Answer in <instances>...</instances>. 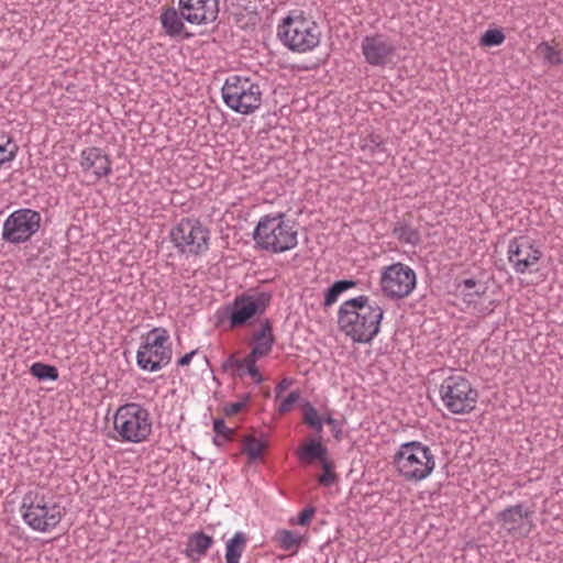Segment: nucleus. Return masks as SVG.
I'll return each instance as SVG.
<instances>
[{
    "label": "nucleus",
    "mask_w": 563,
    "mask_h": 563,
    "mask_svg": "<svg viewBox=\"0 0 563 563\" xmlns=\"http://www.w3.org/2000/svg\"><path fill=\"white\" fill-rule=\"evenodd\" d=\"M384 309L365 295L345 300L338 311L342 332L357 343H371L379 333Z\"/></svg>",
    "instance_id": "obj_1"
},
{
    "label": "nucleus",
    "mask_w": 563,
    "mask_h": 563,
    "mask_svg": "<svg viewBox=\"0 0 563 563\" xmlns=\"http://www.w3.org/2000/svg\"><path fill=\"white\" fill-rule=\"evenodd\" d=\"M297 236L295 222L286 220L283 212L262 217L253 231L256 246L274 254L295 249L298 244Z\"/></svg>",
    "instance_id": "obj_2"
},
{
    "label": "nucleus",
    "mask_w": 563,
    "mask_h": 563,
    "mask_svg": "<svg viewBox=\"0 0 563 563\" xmlns=\"http://www.w3.org/2000/svg\"><path fill=\"white\" fill-rule=\"evenodd\" d=\"M393 465L405 481L418 483L434 471L435 455L429 445L420 441H408L399 445L393 456Z\"/></svg>",
    "instance_id": "obj_3"
},
{
    "label": "nucleus",
    "mask_w": 563,
    "mask_h": 563,
    "mask_svg": "<svg viewBox=\"0 0 563 563\" xmlns=\"http://www.w3.org/2000/svg\"><path fill=\"white\" fill-rule=\"evenodd\" d=\"M320 27L302 11H291L277 29V37L290 51L306 53L320 43Z\"/></svg>",
    "instance_id": "obj_4"
},
{
    "label": "nucleus",
    "mask_w": 563,
    "mask_h": 563,
    "mask_svg": "<svg viewBox=\"0 0 563 563\" xmlns=\"http://www.w3.org/2000/svg\"><path fill=\"white\" fill-rule=\"evenodd\" d=\"M271 301L272 294L268 291L250 290L242 292L223 308L220 320L227 319L230 329L251 324L265 313Z\"/></svg>",
    "instance_id": "obj_5"
},
{
    "label": "nucleus",
    "mask_w": 563,
    "mask_h": 563,
    "mask_svg": "<svg viewBox=\"0 0 563 563\" xmlns=\"http://www.w3.org/2000/svg\"><path fill=\"white\" fill-rule=\"evenodd\" d=\"M20 511L24 522L40 532L54 529L64 516L59 504L49 503L44 495L33 490L23 496Z\"/></svg>",
    "instance_id": "obj_6"
},
{
    "label": "nucleus",
    "mask_w": 563,
    "mask_h": 563,
    "mask_svg": "<svg viewBox=\"0 0 563 563\" xmlns=\"http://www.w3.org/2000/svg\"><path fill=\"white\" fill-rule=\"evenodd\" d=\"M221 92L225 106L240 114L254 113L262 104L261 87L249 77L229 76Z\"/></svg>",
    "instance_id": "obj_7"
},
{
    "label": "nucleus",
    "mask_w": 563,
    "mask_h": 563,
    "mask_svg": "<svg viewBox=\"0 0 563 563\" xmlns=\"http://www.w3.org/2000/svg\"><path fill=\"white\" fill-rule=\"evenodd\" d=\"M113 423L114 430L123 442L140 443L152 432L150 412L135 402L121 406L114 415Z\"/></svg>",
    "instance_id": "obj_8"
},
{
    "label": "nucleus",
    "mask_w": 563,
    "mask_h": 563,
    "mask_svg": "<svg viewBox=\"0 0 563 563\" xmlns=\"http://www.w3.org/2000/svg\"><path fill=\"white\" fill-rule=\"evenodd\" d=\"M177 251L187 255H201L209 250L210 230L196 218H183L169 232Z\"/></svg>",
    "instance_id": "obj_9"
},
{
    "label": "nucleus",
    "mask_w": 563,
    "mask_h": 563,
    "mask_svg": "<svg viewBox=\"0 0 563 563\" xmlns=\"http://www.w3.org/2000/svg\"><path fill=\"white\" fill-rule=\"evenodd\" d=\"M445 408L455 415H465L476 408L478 391L462 375H451L443 379L439 388Z\"/></svg>",
    "instance_id": "obj_10"
},
{
    "label": "nucleus",
    "mask_w": 563,
    "mask_h": 563,
    "mask_svg": "<svg viewBox=\"0 0 563 563\" xmlns=\"http://www.w3.org/2000/svg\"><path fill=\"white\" fill-rule=\"evenodd\" d=\"M41 221L38 211L29 208L18 209L3 222L2 240L14 245L26 243L40 230Z\"/></svg>",
    "instance_id": "obj_11"
},
{
    "label": "nucleus",
    "mask_w": 563,
    "mask_h": 563,
    "mask_svg": "<svg viewBox=\"0 0 563 563\" xmlns=\"http://www.w3.org/2000/svg\"><path fill=\"white\" fill-rule=\"evenodd\" d=\"M417 276L412 268L404 263H394L384 268L380 286L384 295L391 299L409 296L416 287Z\"/></svg>",
    "instance_id": "obj_12"
},
{
    "label": "nucleus",
    "mask_w": 563,
    "mask_h": 563,
    "mask_svg": "<svg viewBox=\"0 0 563 563\" xmlns=\"http://www.w3.org/2000/svg\"><path fill=\"white\" fill-rule=\"evenodd\" d=\"M542 255V251L528 236L521 235L509 242L508 261L519 274L529 272L541 260Z\"/></svg>",
    "instance_id": "obj_13"
},
{
    "label": "nucleus",
    "mask_w": 563,
    "mask_h": 563,
    "mask_svg": "<svg viewBox=\"0 0 563 563\" xmlns=\"http://www.w3.org/2000/svg\"><path fill=\"white\" fill-rule=\"evenodd\" d=\"M533 510L525 508L522 504L509 506L496 515L497 522L512 536L527 537L534 523L532 521Z\"/></svg>",
    "instance_id": "obj_14"
},
{
    "label": "nucleus",
    "mask_w": 563,
    "mask_h": 563,
    "mask_svg": "<svg viewBox=\"0 0 563 563\" xmlns=\"http://www.w3.org/2000/svg\"><path fill=\"white\" fill-rule=\"evenodd\" d=\"M180 14L190 24H208L218 19V0H179Z\"/></svg>",
    "instance_id": "obj_15"
},
{
    "label": "nucleus",
    "mask_w": 563,
    "mask_h": 563,
    "mask_svg": "<svg viewBox=\"0 0 563 563\" xmlns=\"http://www.w3.org/2000/svg\"><path fill=\"white\" fill-rule=\"evenodd\" d=\"M361 48L365 60L373 66L387 65L396 51L394 43L382 34L365 36Z\"/></svg>",
    "instance_id": "obj_16"
},
{
    "label": "nucleus",
    "mask_w": 563,
    "mask_h": 563,
    "mask_svg": "<svg viewBox=\"0 0 563 563\" xmlns=\"http://www.w3.org/2000/svg\"><path fill=\"white\" fill-rule=\"evenodd\" d=\"M172 349H156L148 342H142L136 353V364L143 371L157 372L172 361Z\"/></svg>",
    "instance_id": "obj_17"
},
{
    "label": "nucleus",
    "mask_w": 563,
    "mask_h": 563,
    "mask_svg": "<svg viewBox=\"0 0 563 563\" xmlns=\"http://www.w3.org/2000/svg\"><path fill=\"white\" fill-rule=\"evenodd\" d=\"M80 166L84 170L92 169L97 179L106 177L111 174V159L99 147L91 146L81 151Z\"/></svg>",
    "instance_id": "obj_18"
},
{
    "label": "nucleus",
    "mask_w": 563,
    "mask_h": 563,
    "mask_svg": "<svg viewBox=\"0 0 563 563\" xmlns=\"http://www.w3.org/2000/svg\"><path fill=\"white\" fill-rule=\"evenodd\" d=\"M214 540L203 531H196L188 537L184 554L194 563L206 556L213 547Z\"/></svg>",
    "instance_id": "obj_19"
},
{
    "label": "nucleus",
    "mask_w": 563,
    "mask_h": 563,
    "mask_svg": "<svg viewBox=\"0 0 563 563\" xmlns=\"http://www.w3.org/2000/svg\"><path fill=\"white\" fill-rule=\"evenodd\" d=\"M272 351V340L268 343H255L251 352L243 358L244 372L247 373L255 384H261L264 378L260 373L256 363Z\"/></svg>",
    "instance_id": "obj_20"
},
{
    "label": "nucleus",
    "mask_w": 563,
    "mask_h": 563,
    "mask_svg": "<svg viewBox=\"0 0 563 563\" xmlns=\"http://www.w3.org/2000/svg\"><path fill=\"white\" fill-rule=\"evenodd\" d=\"M328 448L320 440H309L297 449L298 459L303 464L322 462L328 457Z\"/></svg>",
    "instance_id": "obj_21"
},
{
    "label": "nucleus",
    "mask_w": 563,
    "mask_h": 563,
    "mask_svg": "<svg viewBox=\"0 0 563 563\" xmlns=\"http://www.w3.org/2000/svg\"><path fill=\"white\" fill-rule=\"evenodd\" d=\"M184 18L180 14V10L169 7L165 9L161 15V23L165 33L170 37L181 35L185 30L183 22Z\"/></svg>",
    "instance_id": "obj_22"
},
{
    "label": "nucleus",
    "mask_w": 563,
    "mask_h": 563,
    "mask_svg": "<svg viewBox=\"0 0 563 563\" xmlns=\"http://www.w3.org/2000/svg\"><path fill=\"white\" fill-rule=\"evenodd\" d=\"M247 536L244 532H235L225 543V563H240V559L246 549Z\"/></svg>",
    "instance_id": "obj_23"
},
{
    "label": "nucleus",
    "mask_w": 563,
    "mask_h": 563,
    "mask_svg": "<svg viewBox=\"0 0 563 563\" xmlns=\"http://www.w3.org/2000/svg\"><path fill=\"white\" fill-rule=\"evenodd\" d=\"M357 285L356 280L353 279H340L335 280L330 287H328L324 291V299L322 306L324 309L333 306L339 297L346 290L354 288Z\"/></svg>",
    "instance_id": "obj_24"
},
{
    "label": "nucleus",
    "mask_w": 563,
    "mask_h": 563,
    "mask_svg": "<svg viewBox=\"0 0 563 563\" xmlns=\"http://www.w3.org/2000/svg\"><path fill=\"white\" fill-rule=\"evenodd\" d=\"M391 232L401 243L416 246L421 242L420 232L405 221L396 222Z\"/></svg>",
    "instance_id": "obj_25"
},
{
    "label": "nucleus",
    "mask_w": 563,
    "mask_h": 563,
    "mask_svg": "<svg viewBox=\"0 0 563 563\" xmlns=\"http://www.w3.org/2000/svg\"><path fill=\"white\" fill-rule=\"evenodd\" d=\"M303 537L291 530L282 529L276 531L274 541L285 551L297 552L302 543Z\"/></svg>",
    "instance_id": "obj_26"
},
{
    "label": "nucleus",
    "mask_w": 563,
    "mask_h": 563,
    "mask_svg": "<svg viewBox=\"0 0 563 563\" xmlns=\"http://www.w3.org/2000/svg\"><path fill=\"white\" fill-rule=\"evenodd\" d=\"M142 342H148L156 349H172L168 331L165 328L156 327L143 336Z\"/></svg>",
    "instance_id": "obj_27"
},
{
    "label": "nucleus",
    "mask_w": 563,
    "mask_h": 563,
    "mask_svg": "<svg viewBox=\"0 0 563 563\" xmlns=\"http://www.w3.org/2000/svg\"><path fill=\"white\" fill-rule=\"evenodd\" d=\"M30 374L40 382H54L57 380L59 377L58 369L56 366L42 362L33 363L30 367Z\"/></svg>",
    "instance_id": "obj_28"
},
{
    "label": "nucleus",
    "mask_w": 563,
    "mask_h": 563,
    "mask_svg": "<svg viewBox=\"0 0 563 563\" xmlns=\"http://www.w3.org/2000/svg\"><path fill=\"white\" fill-rule=\"evenodd\" d=\"M243 453L249 457L250 462H255L262 457L265 449V443L252 435H246L243 439Z\"/></svg>",
    "instance_id": "obj_29"
},
{
    "label": "nucleus",
    "mask_w": 563,
    "mask_h": 563,
    "mask_svg": "<svg viewBox=\"0 0 563 563\" xmlns=\"http://www.w3.org/2000/svg\"><path fill=\"white\" fill-rule=\"evenodd\" d=\"M320 465L322 468V474L318 476V483L324 487H330L334 485L339 479V476L334 472V462L327 457L320 463Z\"/></svg>",
    "instance_id": "obj_30"
},
{
    "label": "nucleus",
    "mask_w": 563,
    "mask_h": 563,
    "mask_svg": "<svg viewBox=\"0 0 563 563\" xmlns=\"http://www.w3.org/2000/svg\"><path fill=\"white\" fill-rule=\"evenodd\" d=\"M303 422L320 434L323 430V417H320L317 409L307 402L303 407Z\"/></svg>",
    "instance_id": "obj_31"
},
{
    "label": "nucleus",
    "mask_w": 563,
    "mask_h": 563,
    "mask_svg": "<svg viewBox=\"0 0 563 563\" xmlns=\"http://www.w3.org/2000/svg\"><path fill=\"white\" fill-rule=\"evenodd\" d=\"M537 52L542 56L543 62L547 64L559 66L563 63L560 52L548 42H541L537 47Z\"/></svg>",
    "instance_id": "obj_32"
},
{
    "label": "nucleus",
    "mask_w": 563,
    "mask_h": 563,
    "mask_svg": "<svg viewBox=\"0 0 563 563\" xmlns=\"http://www.w3.org/2000/svg\"><path fill=\"white\" fill-rule=\"evenodd\" d=\"M505 38V34L500 29H489L482 34L479 44L484 47L499 46L504 43Z\"/></svg>",
    "instance_id": "obj_33"
},
{
    "label": "nucleus",
    "mask_w": 563,
    "mask_h": 563,
    "mask_svg": "<svg viewBox=\"0 0 563 563\" xmlns=\"http://www.w3.org/2000/svg\"><path fill=\"white\" fill-rule=\"evenodd\" d=\"M255 343H268L272 340V346L275 344V335L273 334V323L271 319H264L261 322V328L254 334Z\"/></svg>",
    "instance_id": "obj_34"
},
{
    "label": "nucleus",
    "mask_w": 563,
    "mask_h": 563,
    "mask_svg": "<svg viewBox=\"0 0 563 563\" xmlns=\"http://www.w3.org/2000/svg\"><path fill=\"white\" fill-rule=\"evenodd\" d=\"M317 509L313 506H308L305 509H302L296 519H291L290 522L292 525H298L301 527H306L311 521L312 517L314 516Z\"/></svg>",
    "instance_id": "obj_35"
},
{
    "label": "nucleus",
    "mask_w": 563,
    "mask_h": 563,
    "mask_svg": "<svg viewBox=\"0 0 563 563\" xmlns=\"http://www.w3.org/2000/svg\"><path fill=\"white\" fill-rule=\"evenodd\" d=\"M300 391L292 390L289 395L280 402L278 411L284 415L292 410L294 405L299 400Z\"/></svg>",
    "instance_id": "obj_36"
},
{
    "label": "nucleus",
    "mask_w": 563,
    "mask_h": 563,
    "mask_svg": "<svg viewBox=\"0 0 563 563\" xmlns=\"http://www.w3.org/2000/svg\"><path fill=\"white\" fill-rule=\"evenodd\" d=\"M222 369L224 372L231 369V368H236L239 371V376L242 377L245 372H244V365H243V360H240V358H236L233 354H231L223 363H222Z\"/></svg>",
    "instance_id": "obj_37"
},
{
    "label": "nucleus",
    "mask_w": 563,
    "mask_h": 563,
    "mask_svg": "<svg viewBox=\"0 0 563 563\" xmlns=\"http://www.w3.org/2000/svg\"><path fill=\"white\" fill-rule=\"evenodd\" d=\"M213 431L218 435L229 437V439L233 440L234 430L227 427L223 418H217L213 420Z\"/></svg>",
    "instance_id": "obj_38"
},
{
    "label": "nucleus",
    "mask_w": 563,
    "mask_h": 563,
    "mask_svg": "<svg viewBox=\"0 0 563 563\" xmlns=\"http://www.w3.org/2000/svg\"><path fill=\"white\" fill-rule=\"evenodd\" d=\"M18 151V145H0V165L13 161Z\"/></svg>",
    "instance_id": "obj_39"
},
{
    "label": "nucleus",
    "mask_w": 563,
    "mask_h": 563,
    "mask_svg": "<svg viewBox=\"0 0 563 563\" xmlns=\"http://www.w3.org/2000/svg\"><path fill=\"white\" fill-rule=\"evenodd\" d=\"M323 423H327L331 427L332 434L334 439L340 440L342 437V423L334 419L331 413H325L323 416Z\"/></svg>",
    "instance_id": "obj_40"
},
{
    "label": "nucleus",
    "mask_w": 563,
    "mask_h": 563,
    "mask_svg": "<svg viewBox=\"0 0 563 563\" xmlns=\"http://www.w3.org/2000/svg\"><path fill=\"white\" fill-rule=\"evenodd\" d=\"M367 146L373 153L386 152L385 143L383 140L379 139V136H372Z\"/></svg>",
    "instance_id": "obj_41"
},
{
    "label": "nucleus",
    "mask_w": 563,
    "mask_h": 563,
    "mask_svg": "<svg viewBox=\"0 0 563 563\" xmlns=\"http://www.w3.org/2000/svg\"><path fill=\"white\" fill-rule=\"evenodd\" d=\"M244 409L243 402H232L223 408L225 416H234Z\"/></svg>",
    "instance_id": "obj_42"
},
{
    "label": "nucleus",
    "mask_w": 563,
    "mask_h": 563,
    "mask_svg": "<svg viewBox=\"0 0 563 563\" xmlns=\"http://www.w3.org/2000/svg\"><path fill=\"white\" fill-rule=\"evenodd\" d=\"M197 352H198L197 350H194V351H191L189 353H186L180 358H178L177 365L180 366V367L189 365L191 360H192V357H194V355H196Z\"/></svg>",
    "instance_id": "obj_43"
},
{
    "label": "nucleus",
    "mask_w": 563,
    "mask_h": 563,
    "mask_svg": "<svg viewBox=\"0 0 563 563\" xmlns=\"http://www.w3.org/2000/svg\"><path fill=\"white\" fill-rule=\"evenodd\" d=\"M292 380L288 378H284L275 388L276 396L279 397L283 391H285L290 385Z\"/></svg>",
    "instance_id": "obj_44"
},
{
    "label": "nucleus",
    "mask_w": 563,
    "mask_h": 563,
    "mask_svg": "<svg viewBox=\"0 0 563 563\" xmlns=\"http://www.w3.org/2000/svg\"><path fill=\"white\" fill-rule=\"evenodd\" d=\"M0 145H16V143L13 142L12 137L8 133L0 132Z\"/></svg>",
    "instance_id": "obj_45"
},
{
    "label": "nucleus",
    "mask_w": 563,
    "mask_h": 563,
    "mask_svg": "<svg viewBox=\"0 0 563 563\" xmlns=\"http://www.w3.org/2000/svg\"><path fill=\"white\" fill-rule=\"evenodd\" d=\"M477 285V282L474 278L464 279L460 286H464L466 289H472Z\"/></svg>",
    "instance_id": "obj_46"
},
{
    "label": "nucleus",
    "mask_w": 563,
    "mask_h": 563,
    "mask_svg": "<svg viewBox=\"0 0 563 563\" xmlns=\"http://www.w3.org/2000/svg\"><path fill=\"white\" fill-rule=\"evenodd\" d=\"M228 441H231V439H229V437H223V435H218V434H216V437L213 439V443L217 446H221V445H223Z\"/></svg>",
    "instance_id": "obj_47"
},
{
    "label": "nucleus",
    "mask_w": 563,
    "mask_h": 563,
    "mask_svg": "<svg viewBox=\"0 0 563 563\" xmlns=\"http://www.w3.org/2000/svg\"><path fill=\"white\" fill-rule=\"evenodd\" d=\"M250 399H251V394H243L242 396H240V400L238 402H243L244 408H245L246 405L249 404Z\"/></svg>",
    "instance_id": "obj_48"
},
{
    "label": "nucleus",
    "mask_w": 563,
    "mask_h": 563,
    "mask_svg": "<svg viewBox=\"0 0 563 563\" xmlns=\"http://www.w3.org/2000/svg\"><path fill=\"white\" fill-rule=\"evenodd\" d=\"M483 294H484V290H482V291H479V290L474 291V295H476V296H482Z\"/></svg>",
    "instance_id": "obj_49"
},
{
    "label": "nucleus",
    "mask_w": 563,
    "mask_h": 563,
    "mask_svg": "<svg viewBox=\"0 0 563 563\" xmlns=\"http://www.w3.org/2000/svg\"><path fill=\"white\" fill-rule=\"evenodd\" d=\"M190 36H191V34H190V33H186V34H185V37H190Z\"/></svg>",
    "instance_id": "obj_50"
}]
</instances>
